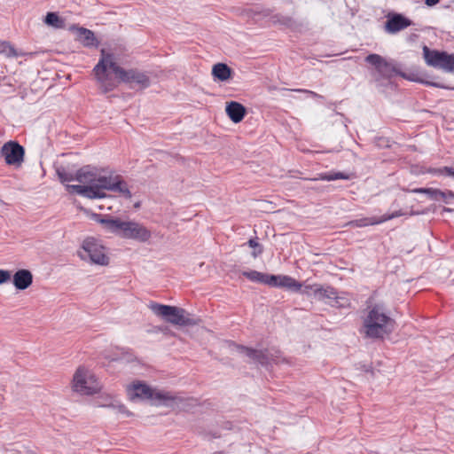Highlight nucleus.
Masks as SVG:
<instances>
[{
  "mask_svg": "<svg viewBox=\"0 0 454 454\" xmlns=\"http://www.w3.org/2000/svg\"><path fill=\"white\" fill-rule=\"evenodd\" d=\"M75 181L82 184H67V190L88 199H103L106 191L119 192L130 199L132 194L122 177L113 173L108 176L100 175L90 166H84L75 173Z\"/></svg>",
  "mask_w": 454,
  "mask_h": 454,
  "instance_id": "f257e3e1",
  "label": "nucleus"
},
{
  "mask_svg": "<svg viewBox=\"0 0 454 454\" xmlns=\"http://www.w3.org/2000/svg\"><path fill=\"white\" fill-rule=\"evenodd\" d=\"M395 322L383 304L367 307V314L363 320V329L366 337L382 339L395 329Z\"/></svg>",
  "mask_w": 454,
  "mask_h": 454,
  "instance_id": "f03ea898",
  "label": "nucleus"
},
{
  "mask_svg": "<svg viewBox=\"0 0 454 454\" xmlns=\"http://www.w3.org/2000/svg\"><path fill=\"white\" fill-rule=\"evenodd\" d=\"M97 221L108 232L114 233L124 239L146 242L150 239L151 231L143 224L134 221H122L120 218L96 215Z\"/></svg>",
  "mask_w": 454,
  "mask_h": 454,
  "instance_id": "7ed1b4c3",
  "label": "nucleus"
},
{
  "mask_svg": "<svg viewBox=\"0 0 454 454\" xmlns=\"http://www.w3.org/2000/svg\"><path fill=\"white\" fill-rule=\"evenodd\" d=\"M127 395L131 401L136 399L149 400L152 404L156 406L176 408L184 402L183 397L172 392L153 389L142 382L133 383L129 386L127 387Z\"/></svg>",
  "mask_w": 454,
  "mask_h": 454,
  "instance_id": "20e7f679",
  "label": "nucleus"
},
{
  "mask_svg": "<svg viewBox=\"0 0 454 454\" xmlns=\"http://www.w3.org/2000/svg\"><path fill=\"white\" fill-rule=\"evenodd\" d=\"M149 308L155 315L162 317L167 322L172 325L188 326L197 324V321L190 317L184 309L156 302H152Z\"/></svg>",
  "mask_w": 454,
  "mask_h": 454,
  "instance_id": "39448f33",
  "label": "nucleus"
},
{
  "mask_svg": "<svg viewBox=\"0 0 454 454\" xmlns=\"http://www.w3.org/2000/svg\"><path fill=\"white\" fill-rule=\"evenodd\" d=\"M77 254L83 261L89 260L91 263L102 266L109 264L110 259L106 254V248L95 238L85 239Z\"/></svg>",
  "mask_w": 454,
  "mask_h": 454,
  "instance_id": "423d86ee",
  "label": "nucleus"
},
{
  "mask_svg": "<svg viewBox=\"0 0 454 454\" xmlns=\"http://www.w3.org/2000/svg\"><path fill=\"white\" fill-rule=\"evenodd\" d=\"M365 62L374 67L375 71L372 74L373 82L377 87H382L390 84V80L394 74H397L396 68L390 62H387L379 54L372 53L365 58Z\"/></svg>",
  "mask_w": 454,
  "mask_h": 454,
  "instance_id": "0eeeda50",
  "label": "nucleus"
},
{
  "mask_svg": "<svg viewBox=\"0 0 454 454\" xmlns=\"http://www.w3.org/2000/svg\"><path fill=\"white\" fill-rule=\"evenodd\" d=\"M111 63H116L114 55L102 49L100 51V59L94 67L93 72L104 93L114 90L117 86L106 74L108 68L112 69Z\"/></svg>",
  "mask_w": 454,
  "mask_h": 454,
  "instance_id": "6e6552de",
  "label": "nucleus"
},
{
  "mask_svg": "<svg viewBox=\"0 0 454 454\" xmlns=\"http://www.w3.org/2000/svg\"><path fill=\"white\" fill-rule=\"evenodd\" d=\"M73 389L81 395H90L98 392L100 385L94 375L79 367L74 375Z\"/></svg>",
  "mask_w": 454,
  "mask_h": 454,
  "instance_id": "1a4fd4ad",
  "label": "nucleus"
},
{
  "mask_svg": "<svg viewBox=\"0 0 454 454\" xmlns=\"http://www.w3.org/2000/svg\"><path fill=\"white\" fill-rule=\"evenodd\" d=\"M423 55L429 67L454 73V53L449 54L446 51L430 50L427 46H424Z\"/></svg>",
  "mask_w": 454,
  "mask_h": 454,
  "instance_id": "9d476101",
  "label": "nucleus"
},
{
  "mask_svg": "<svg viewBox=\"0 0 454 454\" xmlns=\"http://www.w3.org/2000/svg\"><path fill=\"white\" fill-rule=\"evenodd\" d=\"M237 351L240 354L245 355L249 357L253 361L262 364V365H269L272 363L279 364L282 362H286V358H282L280 356L279 351L277 350H258L251 348H247L241 345H235Z\"/></svg>",
  "mask_w": 454,
  "mask_h": 454,
  "instance_id": "9b49d317",
  "label": "nucleus"
},
{
  "mask_svg": "<svg viewBox=\"0 0 454 454\" xmlns=\"http://www.w3.org/2000/svg\"><path fill=\"white\" fill-rule=\"evenodd\" d=\"M111 65L113 72L116 74L120 82L124 83H136L143 89L150 86V78L145 73L133 68L126 70L118 66L117 63H111Z\"/></svg>",
  "mask_w": 454,
  "mask_h": 454,
  "instance_id": "f8f14e48",
  "label": "nucleus"
},
{
  "mask_svg": "<svg viewBox=\"0 0 454 454\" xmlns=\"http://www.w3.org/2000/svg\"><path fill=\"white\" fill-rule=\"evenodd\" d=\"M25 150L19 143L9 141L1 148V155L8 165H20L24 160Z\"/></svg>",
  "mask_w": 454,
  "mask_h": 454,
  "instance_id": "ddd939ff",
  "label": "nucleus"
},
{
  "mask_svg": "<svg viewBox=\"0 0 454 454\" xmlns=\"http://www.w3.org/2000/svg\"><path fill=\"white\" fill-rule=\"evenodd\" d=\"M385 23V31L388 34H396L412 24V21L404 15L396 12H389Z\"/></svg>",
  "mask_w": 454,
  "mask_h": 454,
  "instance_id": "4468645a",
  "label": "nucleus"
},
{
  "mask_svg": "<svg viewBox=\"0 0 454 454\" xmlns=\"http://www.w3.org/2000/svg\"><path fill=\"white\" fill-rule=\"evenodd\" d=\"M270 286L284 287L287 290L298 293L301 291L302 284L290 276L275 275V280L271 281Z\"/></svg>",
  "mask_w": 454,
  "mask_h": 454,
  "instance_id": "2eb2a0df",
  "label": "nucleus"
},
{
  "mask_svg": "<svg viewBox=\"0 0 454 454\" xmlns=\"http://www.w3.org/2000/svg\"><path fill=\"white\" fill-rule=\"evenodd\" d=\"M225 112L234 123L240 122L247 113L245 106L237 101H231L227 103Z\"/></svg>",
  "mask_w": 454,
  "mask_h": 454,
  "instance_id": "dca6fc26",
  "label": "nucleus"
},
{
  "mask_svg": "<svg viewBox=\"0 0 454 454\" xmlns=\"http://www.w3.org/2000/svg\"><path fill=\"white\" fill-rule=\"evenodd\" d=\"M12 282L18 290H25L32 285L33 275L28 270H19L14 273Z\"/></svg>",
  "mask_w": 454,
  "mask_h": 454,
  "instance_id": "f3484780",
  "label": "nucleus"
},
{
  "mask_svg": "<svg viewBox=\"0 0 454 454\" xmlns=\"http://www.w3.org/2000/svg\"><path fill=\"white\" fill-rule=\"evenodd\" d=\"M0 53L7 58H19L24 56L33 57L36 54L35 52H25L17 50L12 43L6 41L0 42Z\"/></svg>",
  "mask_w": 454,
  "mask_h": 454,
  "instance_id": "a211bd4d",
  "label": "nucleus"
},
{
  "mask_svg": "<svg viewBox=\"0 0 454 454\" xmlns=\"http://www.w3.org/2000/svg\"><path fill=\"white\" fill-rule=\"evenodd\" d=\"M77 37L78 40L85 46V47H97L98 42L94 35V33L84 27H77Z\"/></svg>",
  "mask_w": 454,
  "mask_h": 454,
  "instance_id": "6ab92c4d",
  "label": "nucleus"
},
{
  "mask_svg": "<svg viewBox=\"0 0 454 454\" xmlns=\"http://www.w3.org/2000/svg\"><path fill=\"white\" fill-rule=\"evenodd\" d=\"M231 68L224 63H217L214 65L212 68V75L214 79L220 82H226L229 80L231 76Z\"/></svg>",
  "mask_w": 454,
  "mask_h": 454,
  "instance_id": "aec40b11",
  "label": "nucleus"
},
{
  "mask_svg": "<svg viewBox=\"0 0 454 454\" xmlns=\"http://www.w3.org/2000/svg\"><path fill=\"white\" fill-rule=\"evenodd\" d=\"M315 298L319 301H332L333 298H336V289L326 286L317 284L315 287Z\"/></svg>",
  "mask_w": 454,
  "mask_h": 454,
  "instance_id": "412c9836",
  "label": "nucleus"
},
{
  "mask_svg": "<svg viewBox=\"0 0 454 454\" xmlns=\"http://www.w3.org/2000/svg\"><path fill=\"white\" fill-rule=\"evenodd\" d=\"M243 276L253 282L262 283L270 286L271 281L275 280V275L265 274L257 270L244 271Z\"/></svg>",
  "mask_w": 454,
  "mask_h": 454,
  "instance_id": "4be33fe9",
  "label": "nucleus"
},
{
  "mask_svg": "<svg viewBox=\"0 0 454 454\" xmlns=\"http://www.w3.org/2000/svg\"><path fill=\"white\" fill-rule=\"evenodd\" d=\"M317 180L322 181H334V180H349L350 175L345 172H340V171H330L326 173H321L318 175Z\"/></svg>",
  "mask_w": 454,
  "mask_h": 454,
  "instance_id": "5701e85b",
  "label": "nucleus"
},
{
  "mask_svg": "<svg viewBox=\"0 0 454 454\" xmlns=\"http://www.w3.org/2000/svg\"><path fill=\"white\" fill-rule=\"evenodd\" d=\"M350 226L353 227H366L369 225H375V224H380V222H379V217H364L360 219H356L348 223Z\"/></svg>",
  "mask_w": 454,
  "mask_h": 454,
  "instance_id": "b1692460",
  "label": "nucleus"
},
{
  "mask_svg": "<svg viewBox=\"0 0 454 454\" xmlns=\"http://www.w3.org/2000/svg\"><path fill=\"white\" fill-rule=\"evenodd\" d=\"M271 21L273 24H278L286 27H292L294 24V21L291 17L281 14H275L271 16Z\"/></svg>",
  "mask_w": 454,
  "mask_h": 454,
  "instance_id": "393cba45",
  "label": "nucleus"
},
{
  "mask_svg": "<svg viewBox=\"0 0 454 454\" xmlns=\"http://www.w3.org/2000/svg\"><path fill=\"white\" fill-rule=\"evenodd\" d=\"M411 192L426 194L432 200L441 195L440 190L435 188H414L411 190Z\"/></svg>",
  "mask_w": 454,
  "mask_h": 454,
  "instance_id": "a878e982",
  "label": "nucleus"
},
{
  "mask_svg": "<svg viewBox=\"0 0 454 454\" xmlns=\"http://www.w3.org/2000/svg\"><path fill=\"white\" fill-rule=\"evenodd\" d=\"M44 22L54 27H62L64 21L55 12H48L45 16Z\"/></svg>",
  "mask_w": 454,
  "mask_h": 454,
  "instance_id": "bb28decb",
  "label": "nucleus"
},
{
  "mask_svg": "<svg viewBox=\"0 0 454 454\" xmlns=\"http://www.w3.org/2000/svg\"><path fill=\"white\" fill-rule=\"evenodd\" d=\"M329 305L336 308H349L350 301L347 297L340 296L336 291V298H333L332 301H327Z\"/></svg>",
  "mask_w": 454,
  "mask_h": 454,
  "instance_id": "cd10ccee",
  "label": "nucleus"
},
{
  "mask_svg": "<svg viewBox=\"0 0 454 454\" xmlns=\"http://www.w3.org/2000/svg\"><path fill=\"white\" fill-rule=\"evenodd\" d=\"M248 245L251 248H253L252 256L254 258L258 257L263 252V247L256 241L255 239H250L247 243L243 244V246Z\"/></svg>",
  "mask_w": 454,
  "mask_h": 454,
  "instance_id": "c85d7f7f",
  "label": "nucleus"
},
{
  "mask_svg": "<svg viewBox=\"0 0 454 454\" xmlns=\"http://www.w3.org/2000/svg\"><path fill=\"white\" fill-rule=\"evenodd\" d=\"M57 175L62 184L75 181V174L73 175L63 168L57 169Z\"/></svg>",
  "mask_w": 454,
  "mask_h": 454,
  "instance_id": "c756f323",
  "label": "nucleus"
},
{
  "mask_svg": "<svg viewBox=\"0 0 454 454\" xmlns=\"http://www.w3.org/2000/svg\"><path fill=\"white\" fill-rule=\"evenodd\" d=\"M396 75H399L408 81H411V82H421L419 76V74L418 73H415V72H403L401 70H397V74Z\"/></svg>",
  "mask_w": 454,
  "mask_h": 454,
  "instance_id": "7c9ffc66",
  "label": "nucleus"
},
{
  "mask_svg": "<svg viewBox=\"0 0 454 454\" xmlns=\"http://www.w3.org/2000/svg\"><path fill=\"white\" fill-rule=\"evenodd\" d=\"M406 213L403 212V210H397V211H395L391 214H386V215H383L382 216L379 217V222H380V223H383L387 221H389V220H392L394 218H396V217H399V216H403V215H405Z\"/></svg>",
  "mask_w": 454,
  "mask_h": 454,
  "instance_id": "2f4dec72",
  "label": "nucleus"
},
{
  "mask_svg": "<svg viewBox=\"0 0 454 454\" xmlns=\"http://www.w3.org/2000/svg\"><path fill=\"white\" fill-rule=\"evenodd\" d=\"M440 196H437V199H434V201H443L445 203H450L451 200L454 199V193L450 191L443 192L440 190Z\"/></svg>",
  "mask_w": 454,
  "mask_h": 454,
  "instance_id": "473e14b6",
  "label": "nucleus"
},
{
  "mask_svg": "<svg viewBox=\"0 0 454 454\" xmlns=\"http://www.w3.org/2000/svg\"><path fill=\"white\" fill-rule=\"evenodd\" d=\"M317 286V284H314V285H306V286H302V287L301 288V291H299L298 293H301V294L303 295H306V296H314L315 297V287Z\"/></svg>",
  "mask_w": 454,
  "mask_h": 454,
  "instance_id": "72a5a7b5",
  "label": "nucleus"
},
{
  "mask_svg": "<svg viewBox=\"0 0 454 454\" xmlns=\"http://www.w3.org/2000/svg\"><path fill=\"white\" fill-rule=\"evenodd\" d=\"M294 91H298V92H302V93H306L308 95H310L313 98H319V99H323L324 97L312 91V90H305V89H296V90H293Z\"/></svg>",
  "mask_w": 454,
  "mask_h": 454,
  "instance_id": "f704fd0d",
  "label": "nucleus"
},
{
  "mask_svg": "<svg viewBox=\"0 0 454 454\" xmlns=\"http://www.w3.org/2000/svg\"><path fill=\"white\" fill-rule=\"evenodd\" d=\"M11 278V273L5 270H0V285L6 283Z\"/></svg>",
  "mask_w": 454,
  "mask_h": 454,
  "instance_id": "c9c22d12",
  "label": "nucleus"
},
{
  "mask_svg": "<svg viewBox=\"0 0 454 454\" xmlns=\"http://www.w3.org/2000/svg\"><path fill=\"white\" fill-rule=\"evenodd\" d=\"M427 85H430V86H433V87H436V88H442V89H450L448 86H445L440 82H426Z\"/></svg>",
  "mask_w": 454,
  "mask_h": 454,
  "instance_id": "e433bc0d",
  "label": "nucleus"
},
{
  "mask_svg": "<svg viewBox=\"0 0 454 454\" xmlns=\"http://www.w3.org/2000/svg\"><path fill=\"white\" fill-rule=\"evenodd\" d=\"M442 172H444L448 176L454 177V168L451 167H444Z\"/></svg>",
  "mask_w": 454,
  "mask_h": 454,
  "instance_id": "4c0bfd02",
  "label": "nucleus"
},
{
  "mask_svg": "<svg viewBox=\"0 0 454 454\" xmlns=\"http://www.w3.org/2000/svg\"><path fill=\"white\" fill-rule=\"evenodd\" d=\"M441 0H425V4L427 6H434L437 4Z\"/></svg>",
  "mask_w": 454,
  "mask_h": 454,
  "instance_id": "58836bf2",
  "label": "nucleus"
},
{
  "mask_svg": "<svg viewBox=\"0 0 454 454\" xmlns=\"http://www.w3.org/2000/svg\"><path fill=\"white\" fill-rule=\"evenodd\" d=\"M118 408L120 412H125V407L123 405H119Z\"/></svg>",
  "mask_w": 454,
  "mask_h": 454,
  "instance_id": "ea45409f",
  "label": "nucleus"
},
{
  "mask_svg": "<svg viewBox=\"0 0 454 454\" xmlns=\"http://www.w3.org/2000/svg\"><path fill=\"white\" fill-rule=\"evenodd\" d=\"M276 90V87H271V86H270V87H269V90H270V91H271V90Z\"/></svg>",
  "mask_w": 454,
  "mask_h": 454,
  "instance_id": "a19ab883",
  "label": "nucleus"
}]
</instances>
